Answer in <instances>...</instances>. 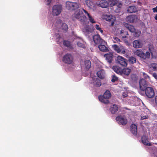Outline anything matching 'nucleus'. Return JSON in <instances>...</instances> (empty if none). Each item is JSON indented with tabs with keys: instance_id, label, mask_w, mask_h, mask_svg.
Returning <instances> with one entry per match:
<instances>
[{
	"instance_id": "obj_1",
	"label": "nucleus",
	"mask_w": 157,
	"mask_h": 157,
	"mask_svg": "<svg viewBox=\"0 0 157 157\" xmlns=\"http://www.w3.org/2000/svg\"><path fill=\"white\" fill-rule=\"evenodd\" d=\"M75 18L79 20L81 23L83 25L85 24L86 20V16L83 14L82 11L80 10H76L72 15L73 20L74 21Z\"/></svg>"
},
{
	"instance_id": "obj_2",
	"label": "nucleus",
	"mask_w": 157,
	"mask_h": 157,
	"mask_svg": "<svg viewBox=\"0 0 157 157\" xmlns=\"http://www.w3.org/2000/svg\"><path fill=\"white\" fill-rule=\"evenodd\" d=\"M111 97V94L109 90H106L103 95L98 96L99 101L105 104H108L109 102V99Z\"/></svg>"
},
{
	"instance_id": "obj_3",
	"label": "nucleus",
	"mask_w": 157,
	"mask_h": 157,
	"mask_svg": "<svg viewBox=\"0 0 157 157\" xmlns=\"http://www.w3.org/2000/svg\"><path fill=\"white\" fill-rule=\"evenodd\" d=\"M135 54L144 60L148 59L150 58V54L149 52H147L145 53L141 49L136 50L135 52Z\"/></svg>"
},
{
	"instance_id": "obj_4",
	"label": "nucleus",
	"mask_w": 157,
	"mask_h": 157,
	"mask_svg": "<svg viewBox=\"0 0 157 157\" xmlns=\"http://www.w3.org/2000/svg\"><path fill=\"white\" fill-rule=\"evenodd\" d=\"M66 8L71 11L75 10L79 7V4L77 2L67 1L66 3Z\"/></svg>"
},
{
	"instance_id": "obj_5",
	"label": "nucleus",
	"mask_w": 157,
	"mask_h": 157,
	"mask_svg": "<svg viewBox=\"0 0 157 157\" xmlns=\"http://www.w3.org/2000/svg\"><path fill=\"white\" fill-rule=\"evenodd\" d=\"M102 18L109 22L110 26H113L114 22L116 20L114 17L112 15L106 14L103 16Z\"/></svg>"
},
{
	"instance_id": "obj_6",
	"label": "nucleus",
	"mask_w": 157,
	"mask_h": 157,
	"mask_svg": "<svg viewBox=\"0 0 157 157\" xmlns=\"http://www.w3.org/2000/svg\"><path fill=\"white\" fill-rule=\"evenodd\" d=\"M63 62L67 64H70L73 61V58L72 56L70 54H66L63 58Z\"/></svg>"
},
{
	"instance_id": "obj_7",
	"label": "nucleus",
	"mask_w": 157,
	"mask_h": 157,
	"mask_svg": "<svg viewBox=\"0 0 157 157\" xmlns=\"http://www.w3.org/2000/svg\"><path fill=\"white\" fill-rule=\"evenodd\" d=\"M62 10V6L61 5H54L52 8V14L54 16H58L61 13Z\"/></svg>"
},
{
	"instance_id": "obj_8",
	"label": "nucleus",
	"mask_w": 157,
	"mask_h": 157,
	"mask_svg": "<svg viewBox=\"0 0 157 157\" xmlns=\"http://www.w3.org/2000/svg\"><path fill=\"white\" fill-rule=\"evenodd\" d=\"M144 91L145 94L148 98H152L154 97L155 92L153 88L148 87Z\"/></svg>"
},
{
	"instance_id": "obj_9",
	"label": "nucleus",
	"mask_w": 157,
	"mask_h": 157,
	"mask_svg": "<svg viewBox=\"0 0 157 157\" xmlns=\"http://www.w3.org/2000/svg\"><path fill=\"white\" fill-rule=\"evenodd\" d=\"M117 122L120 124L125 125L127 122V119L121 116H118L116 118Z\"/></svg>"
},
{
	"instance_id": "obj_10",
	"label": "nucleus",
	"mask_w": 157,
	"mask_h": 157,
	"mask_svg": "<svg viewBox=\"0 0 157 157\" xmlns=\"http://www.w3.org/2000/svg\"><path fill=\"white\" fill-rule=\"evenodd\" d=\"M117 60L118 63L122 66L126 67L127 65V60L124 57L118 56L117 57Z\"/></svg>"
},
{
	"instance_id": "obj_11",
	"label": "nucleus",
	"mask_w": 157,
	"mask_h": 157,
	"mask_svg": "<svg viewBox=\"0 0 157 157\" xmlns=\"http://www.w3.org/2000/svg\"><path fill=\"white\" fill-rule=\"evenodd\" d=\"M140 88L143 91L146 90L147 86V82L144 79H141L139 81Z\"/></svg>"
},
{
	"instance_id": "obj_12",
	"label": "nucleus",
	"mask_w": 157,
	"mask_h": 157,
	"mask_svg": "<svg viewBox=\"0 0 157 157\" xmlns=\"http://www.w3.org/2000/svg\"><path fill=\"white\" fill-rule=\"evenodd\" d=\"M137 16L134 15H131L127 16L126 20L128 22L130 23L134 22L137 21Z\"/></svg>"
},
{
	"instance_id": "obj_13",
	"label": "nucleus",
	"mask_w": 157,
	"mask_h": 157,
	"mask_svg": "<svg viewBox=\"0 0 157 157\" xmlns=\"http://www.w3.org/2000/svg\"><path fill=\"white\" fill-rule=\"evenodd\" d=\"M93 38L95 44H101L103 41L99 35H95L94 36Z\"/></svg>"
},
{
	"instance_id": "obj_14",
	"label": "nucleus",
	"mask_w": 157,
	"mask_h": 157,
	"mask_svg": "<svg viewBox=\"0 0 157 157\" xmlns=\"http://www.w3.org/2000/svg\"><path fill=\"white\" fill-rule=\"evenodd\" d=\"M131 71V70L128 68H124L122 69L121 75L123 76H128Z\"/></svg>"
},
{
	"instance_id": "obj_15",
	"label": "nucleus",
	"mask_w": 157,
	"mask_h": 157,
	"mask_svg": "<svg viewBox=\"0 0 157 157\" xmlns=\"http://www.w3.org/2000/svg\"><path fill=\"white\" fill-rule=\"evenodd\" d=\"M104 56L106 60L109 63H112L113 56V55L112 53L105 54L104 55Z\"/></svg>"
},
{
	"instance_id": "obj_16",
	"label": "nucleus",
	"mask_w": 157,
	"mask_h": 157,
	"mask_svg": "<svg viewBox=\"0 0 157 157\" xmlns=\"http://www.w3.org/2000/svg\"><path fill=\"white\" fill-rule=\"evenodd\" d=\"M97 6L102 8H106L109 6L108 2L106 0H101L97 3Z\"/></svg>"
},
{
	"instance_id": "obj_17",
	"label": "nucleus",
	"mask_w": 157,
	"mask_h": 157,
	"mask_svg": "<svg viewBox=\"0 0 157 157\" xmlns=\"http://www.w3.org/2000/svg\"><path fill=\"white\" fill-rule=\"evenodd\" d=\"M92 83L94 86L96 87H99L101 85V80L96 78H93Z\"/></svg>"
},
{
	"instance_id": "obj_18",
	"label": "nucleus",
	"mask_w": 157,
	"mask_h": 157,
	"mask_svg": "<svg viewBox=\"0 0 157 157\" xmlns=\"http://www.w3.org/2000/svg\"><path fill=\"white\" fill-rule=\"evenodd\" d=\"M143 45L142 42L138 40H135L133 42V46L136 48H141Z\"/></svg>"
},
{
	"instance_id": "obj_19",
	"label": "nucleus",
	"mask_w": 157,
	"mask_h": 157,
	"mask_svg": "<svg viewBox=\"0 0 157 157\" xmlns=\"http://www.w3.org/2000/svg\"><path fill=\"white\" fill-rule=\"evenodd\" d=\"M130 131L133 135H137V132L136 125L134 124H132L130 126Z\"/></svg>"
},
{
	"instance_id": "obj_20",
	"label": "nucleus",
	"mask_w": 157,
	"mask_h": 157,
	"mask_svg": "<svg viewBox=\"0 0 157 157\" xmlns=\"http://www.w3.org/2000/svg\"><path fill=\"white\" fill-rule=\"evenodd\" d=\"M137 11L136 7L135 6H128L127 8V12L128 13H135Z\"/></svg>"
},
{
	"instance_id": "obj_21",
	"label": "nucleus",
	"mask_w": 157,
	"mask_h": 157,
	"mask_svg": "<svg viewBox=\"0 0 157 157\" xmlns=\"http://www.w3.org/2000/svg\"><path fill=\"white\" fill-rule=\"evenodd\" d=\"M141 140L142 143L144 145L147 146H151V144L149 143L148 141L147 137L145 136H143L141 138Z\"/></svg>"
},
{
	"instance_id": "obj_22",
	"label": "nucleus",
	"mask_w": 157,
	"mask_h": 157,
	"mask_svg": "<svg viewBox=\"0 0 157 157\" xmlns=\"http://www.w3.org/2000/svg\"><path fill=\"white\" fill-rule=\"evenodd\" d=\"M124 25L131 33L135 31V29L133 26L127 23H124Z\"/></svg>"
},
{
	"instance_id": "obj_23",
	"label": "nucleus",
	"mask_w": 157,
	"mask_h": 157,
	"mask_svg": "<svg viewBox=\"0 0 157 157\" xmlns=\"http://www.w3.org/2000/svg\"><path fill=\"white\" fill-rule=\"evenodd\" d=\"M118 108L117 105H113L110 109L111 112L112 114H115L118 111Z\"/></svg>"
},
{
	"instance_id": "obj_24",
	"label": "nucleus",
	"mask_w": 157,
	"mask_h": 157,
	"mask_svg": "<svg viewBox=\"0 0 157 157\" xmlns=\"http://www.w3.org/2000/svg\"><path fill=\"white\" fill-rule=\"evenodd\" d=\"M97 75L98 77L101 79H103L105 77V72L103 70H101L98 71Z\"/></svg>"
},
{
	"instance_id": "obj_25",
	"label": "nucleus",
	"mask_w": 157,
	"mask_h": 157,
	"mask_svg": "<svg viewBox=\"0 0 157 157\" xmlns=\"http://www.w3.org/2000/svg\"><path fill=\"white\" fill-rule=\"evenodd\" d=\"M114 71L117 74L120 75L122 69L117 66H113L112 68Z\"/></svg>"
},
{
	"instance_id": "obj_26",
	"label": "nucleus",
	"mask_w": 157,
	"mask_h": 157,
	"mask_svg": "<svg viewBox=\"0 0 157 157\" xmlns=\"http://www.w3.org/2000/svg\"><path fill=\"white\" fill-rule=\"evenodd\" d=\"M128 60L130 64H133L136 63V59L133 56H130L129 57Z\"/></svg>"
},
{
	"instance_id": "obj_27",
	"label": "nucleus",
	"mask_w": 157,
	"mask_h": 157,
	"mask_svg": "<svg viewBox=\"0 0 157 157\" xmlns=\"http://www.w3.org/2000/svg\"><path fill=\"white\" fill-rule=\"evenodd\" d=\"M98 48L102 52H107L109 50L104 45L99 44Z\"/></svg>"
},
{
	"instance_id": "obj_28",
	"label": "nucleus",
	"mask_w": 157,
	"mask_h": 157,
	"mask_svg": "<svg viewBox=\"0 0 157 157\" xmlns=\"http://www.w3.org/2000/svg\"><path fill=\"white\" fill-rule=\"evenodd\" d=\"M63 44L65 46L69 48H73L72 46L69 41L64 40L63 42Z\"/></svg>"
},
{
	"instance_id": "obj_29",
	"label": "nucleus",
	"mask_w": 157,
	"mask_h": 157,
	"mask_svg": "<svg viewBox=\"0 0 157 157\" xmlns=\"http://www.w3.org/2000/svg\"><path fill=\"white\" fill-rule=\"evenodd\" d=\"M91 63L90 60H86L85 61V65L86 68L89 69L91 67Z\"/></svg>"
},
{
	"instance_id": "obj_30",
	"label": "nucleus",
	"mask_w": 157,
	"mask_h": 157,
	"mask_svg": "<svg viewBox=\"0 0 157 157\" xmlns=\"http://www.w3.org/2000/svg\"><path fill=\"white\" fill-rule=\"evenodd\" d=\"M85 2L87 6L90 8H91L94 6L93 2L90 0H86Z\"/></svg>"
},
{
	"instance_id": "obj_31",
	"label": "nucleus",
	"mask_w": 157,
	"mask_h": 157,
	"mask_svg": "<svg viewBox=\"0 0 157 157\" xmlns=\"http://www.w3.org/2000/svg\"><path fill=\"white\" fill-rule=\"evenodd\" d=\"M114 49L117 53H119L121 52L120 48L116 44H114L112 46Z\"/></svg>"
},
{
	"instance_id": "obj_32",
	"label": "nucleus",
	"mask_w": 157,
	"mask_h": 157,
	"mask_svg": "<svg viewBox=\"0 0 157 157\" xmlns=\"http://www.w3.org/2000/svg\"><path fill=\"white\" fill-rule=\"evenodd\" d=\"M149 67L150 68H152L154 70L157 71V64L155 63H151L149 65Z\"/></svg>"
},
{
	"instance_id": "obj_33",
	"label": "nucleus",
	"mask_w": 157,
	"mask_h": 157,
	"mask_svg": "<svg viewBox=\"0 0 157 157\" xmlns=\"http://www.w3.org/2000/svg\"><path fill=\"white\" fill-rule=\"evenodd\" d=\"M109 2L111 3V6H113L117 4L118 3V1L117 0H108Z\"/></svg>"
},
{
	"instance_id": "obj_34",
	"label": "nucleus",
	"mask_w": 157,
	"mask_h": 157,
	"mask_svg": "<svg viewBox=\"0 0 157 157\" xmlns=\"http://www.w3.org/2000/svg\"><path fill=\"white\" fill-rule=\"evenodd\" d=\"M134 33L133 34L134 36L136 37H139L141 33V31L139 30H136L135 29V31L134 32H133Z\"/></svg>"
},
{
	"instance_id": "obj_35",
	"label": "nucleus",
	"mask_w": 157,
	"mask_h": 157,
	"mask_svg": "<svg viewBox=\"0 0 157 157\" xmlns=\"http://www.w3.org/2000/svg\"><path fill=\"white\" fill-rule=\"evenodd\" d=\"M88 17L89 21L90 22L92 23H96V21L94 20V18L90 15Z\"/></svg>"
},
{
	"instance_id": "obj_36",
	"label": "nucleus",
	"mask_w": 157,
	"mask_h": 157,
	"mask_svg": "<svg viewBox=\"0 0 157 157\" xmlns=\"http://www.w3.org/2000/svg\"><path fill=\"white\" fill-rule=\"evenodd\" d=\"M62 29L64 30L65 31H67L68 29V26L65 23L62 24Z\"/></svg>"
},
{
	"instance_id": "obj_37",
	"label": "nucleus",
	"mask_w": 157,
	"mask_h": 157,
	"mask_svg": "<svg viewBox=\"0 0 157 157\" xmlns=\"http://www.w3.org/2000/svg\"><path fill=\"white\" fill-rule=\"evenodd\" d=\"M113 41L114 43H118L120 42V40L118 37H114L113 38Z\"/></svg>"
},
{
	"instance_id": "obj_38",
	"label": "nucleus",
	"mask_w": 157,
	"mask_h": 157,
	"mask_svg": "<svg viewBox=\"0 0 157 157\" xmlns=\"http://www.w3.org/2000/svg\"><path fill=\"white\" fill-rule=\"evenodd\" d=\"M112 77L111 81L113 82H115V81H117L118 80V78L115 75H113Z\"/></svg>"
},
{
	"instance_id": "obj_39",
	"label": "nucleus",
	"mask_w": 157,
	"mask_h": 157,
	"mask_svg": "<svg viewBox=\"0 0 157 157\" xmlns=\"http://www.w3.org/2000/svg\"><path fill=\"white\" fill-rule=\"evenodd\" d=\"M97 30H98L101 33H103V31L99 27V25H96V27H95Z\"/></svg>"
},
{
	"instance_id": "obj_40",
	"label": "nucleus",
	"mask_w": 157,
	"mask_h": 157,
	"mask_svg": "<svg viewBox=\"0 0 157 157\" xmlns=\"http://www.w3.org/2000/svg\"><path fill=\"white\" fill-rule=\"evenodd\" d=\"M77 44L78 46L79 47L83 48L84 46V45L82 43L80 42H78L77 43Z\"/></svg>"
},
{
	"instance_id": "obj_41",
	"label": "nucleus",
	"mask_w": 157,
	"mask_h": 157,
	"mask_svg": "<svg viewBox=\"0 0 157 157\" xmlns=\"http://www.w3.org/2000/svg\"><path fill=\"white\" fill-rule=\"evenodd\" d=\"M143 76H144V77L145 78V79H147V78H148L149 79L150 78V77H149V76L147 74H145V73H143Z\"/></svg>"
},
{
	"instance_id": "obj_42",
	"label": "nucleus",
	"mask_w": 157,
	"mask_h": 157,
	"mask_svg": "<svg viewBox=\"0 0 157 157\" xmlns=\"http://www.w3.org/2000/svg\"><path fill=\"white\" fill-rule=\"evenodd\" d=\"M82 10L85 13L86 15H87L88 16H89L90 15V14L87 11L84 10V9H82Z\"/></svg>"
},
{
	"instance_id": "obj_43",
	"label": "nucleus",
	"mask_w": 157,
	"mask_h": 157,
	"mask_svg": "<svg viewBox=\"0 0 157 157\" xmlns=\"http://www.w3.org/2000/svg\"><path fill=\"white\" fill-rule=\"evenodd\" d=\"M148 116H142L141 117V120H144L145 119H146L147 118H148Z\"/></svg>"
},
{
	"instance_id": "obj_44",
	"label": "nucleus",
	"mask_w": 157,
	"mask_h": 157,
	"mask_svg": "<svg viewBox=\"0 0 157 157\" xmlns=\"http://www.w3.org/2000/svg\"><path fill=\"white\" fill-rule=\"evenodd\" d=\"M152 76L157 81V74L155 73H154L152 74Z\"/></svg>"
},
{
	"instance_id": "obj_45",
	"label": "nucleus",
	"mask_w": 157,
	"mask_h": 157,
	"mask_svg": "<svg viewBox=\"0 0 157 157\" xmlns=\"http://www.w3.org/2000/svg\"><path fill=\"white\" fill-rule=\"evenodd\" d=\"M45 1L47 2L46 4L48 5H49L50 4V3L51 2L52 0H44Z\"/></svg>"
},
{
	"instance_id": "obj_46",
	"label": "nucleus",
	"mask_w": 157,
	"mask_h": 157,
	"mask_svg": "<svg viewBox=\"0 0 157 157\" xmlns=\"http://www.w3.org/2000/svg\"><path fill=\"white\" fill-rule=\"evenodd\" d=\"M117 4H118L117 6L119 8H121L122 6V4L120 2H118V3H117Z\"/></svg>"
},
{
	"instance_id": "obj_47",
	"label": "nucleus",
	"mask_w": 157,
	"mask_h": 157,
	"mask_svg": "<svg viewBox=\"0 0 157 157\" xmlns=\"http://www.w3.org/2000/svg\"><path fill=\"white\" fill-rule=\"evenodd\" d=\"M152 10H153V12L154 13H157V9H155V8H153L152 9Z\"/></svg>"
},
{
	"instance_id": "obj_48",
	"label": "nucleus",
	"mask_w": 157,
	"mask_h": 157,
	"mask_svg": "<svg viewBox=\"0 0 157 157\" xmlns=\"http://www.w3.org/2000/svg\"><path fill=\"white\" fill-rule=\"evenodd\" d=\"M127 96H128V95L124 93L123 94V98H125L127 97Z\"/></svg>"
},
{
	"instance_id": "obj_49",
	"label": "nucleus",
	"mask_w": 157,
	"mask_h": 157,
	"mask_svg": "<svg viewBox=\"0 0 157 157\" xmlns=\"http://www.w3.org/2000/svg\"><path fill=\"white\" fill-rule=\"evenodd\" d=\"M149 51L150 52H151V55H153V53L151 52V49H150V48H149Z\"/></svg>"
},
{
	"instance_id": "obj_50",
	"label": "nucleus",
	"mask_w": 157,
	"mask_h": 157,
	"mask_svg": "<svg viewBox=\"0 0 157 157\" xmlns=\"http://www.w3.org/2000/svg\"><path fill=\"white\" fill-rule=\"evenodd\" d=\"M155 20H157V14H156L155 15Z\"/></svg>"
},
{
	"instance_id": "obj_51",
	"label": "nucleus",
	"mask_w": 157,
	"mask_h": 157,
	"mask_svg": "<svg viewBox=\"0 0 157 157\" xmlns=\"http://www.w3.org/2000/svg\"><path fill=\"white\" fill-rule=\"evenodd\" d=\"M122 53L123 54H124L125 53V50H123L122 51Z\"/></svg>"
},
{
	"instance_id": "obj_52",
	"label": "nucleus",
	"mask_w": 157,
	"mask_h": 157,
	"mask_svg": "<svg viewBox=\"0 0 157 157\" xmlns=\"http://www.w3.org/2000/svg\"><path fill=\"white\" fill-rule=\"evenodd\" d=\"M123 30H122L121 32V33H123Z\"/></svg>"
},
{
	"instance_id": "obj_53",
	"label": "nucleus",
	"mask_w": 157,
	"mask_h": 157,
	"mask_svg": "<svg viewBox=\"0 0 157 157\" xmlns=\"http://www.w3.org/2000/svg\"><path fill=\"white\" fill-rule=\"evenodd\" d=\"M126 36H123V38H126Z\"/></svg>"
},
{
	"instance_id": "obj_54",
	"label": "nucleus",
	"mask_w": 157,
	"mask_h": 157,
	"mask_svg": "<svg viewBox=\"0 0 157 157\" xmlns=\"http://www.w3.org/2000/svg\"><path fill=\"white\" fill-rule=\"evenodd\" d=\"M154 144L156 145H157V143H155Z\"/></svg>"
},
{
	"instance_id": "obj_55",
	"label": "nucleus",
	"mask_w": 157,
	"mask_h": 157,
	"mask_svg": "<svg viewBox=\"0 0 157 157\" xmlns=\"http://www.w3.org/2000/svg\"><path fill=\"white\" fill-rule=\"evenodd\" d=\"M155 8L157 9V6Z\"/></svg>"
},
{
	"instance_id": "obj_56",
	"label": "nucleus",
	"mask_w": 157,
	"mask_h": 157,
	"mask_svg": "<svg viewBox=\"0 0 157 157\" xmlns=\"http://www.w3.org/2000/svg\"><path fill=\"white\" fill-rule=\"evenodd\" d=\"M86 31L88 32V31L87 30V29H86Z\"/></svg>"
},
{
	"instance_id": "obj_57",
	"label": "nucleus",
	"mask_w": 157,
	"mask_h": 157,
	"mask_svg": "<svg viewBox=\"0 0 157 157\" xmlns=\"http://www.w3.org/2000/svg\"><path fill=\"white\" fill-rule=\"evenodd\" d=\"M156 157H157V156H156Z\"/></svg>"
}]
</instances>
